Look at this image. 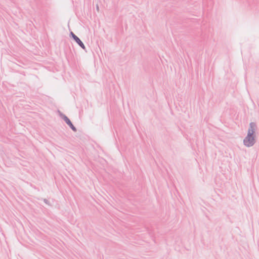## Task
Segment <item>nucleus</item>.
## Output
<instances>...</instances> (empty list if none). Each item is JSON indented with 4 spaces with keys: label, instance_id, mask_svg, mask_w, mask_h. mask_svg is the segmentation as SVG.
Wrapping results in <instances>:
<instances>
[{
    "label": "nucleus",
    "instance_id": "nucleus-3",
    "mask_svg": "<svg viewBox=\"0 0 259 259\" xmlns=\"http://www.w3.org/2000/svg\"><path fill=\"white\" fill-rule=\"evenodd\" d=\"M62 118L65 121L67 124L70 126L73 131L76 132V128L73 125L70 120L66 115L62 114Z\"/></svg>",
    "mask_w": 259,
    "mask_h": 259
},
{
    "label": "nucleus",
    "instance_id": "nucleus-1",
    "mask_svg": "<svg viewBox=\"0 0 259 259\" xmlns=\"http://www.w3.org/2000/svg\"><path fill=\"white\" fill-rule=\"evenodd\" d=\"M255 127V124L251 123L250 128L248 130L247 136L244 140V144L248 147L251 146L254 143V139L253 137Z\"/></svg>",
    "mask_w": 259,
    "mask_h": 259
},
{
    "label": "nucleus",
    "instance_id": "nucleus-4",
    "mask_svg": "<svg viewBox=\"0 0 259 259\" xmlns=\"http://www.w3.org/2000/svg\"><path fill=\"white\" fill-rule=\"evenodd\" d=\"M44 201L46 204H49V205L50 204H49V201H48L47 199H44Z\"/></svg>",
    "mask_w": 259,
    "mask_h": 259
},
{
    "label": "nucleus",
    "instance_id": "nucleus-5",
    "mask_svg": "<svg viewBox=\"0 0 259 259\" xmlns=\"http://www.w3.org/2000/svg\"><path fill=\"white\" fill-rule=\"evenodd\" d=\"M97 9L99 11V6L98 5L97 6Z\"/></svg>",
    "mask_w": 259,
    "mask_h": 259
},
{
    "label": "nucleus",
    "instance_id": "nucleus-2",
    "mask_svg": "<svg viewBox=\"0 0 259 259\" xmlns=\"http://www.w3.org/2000/svg\"><path fill=\"white\" fill-rule=\"evenodd\" d=\"M70 35L82 49L85 50V47L83 43L73 32H71Z\"/></svg>",
    "mask_w": 259,
    "mask_h": 259
}]
</instances>
